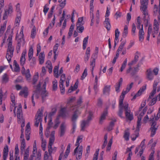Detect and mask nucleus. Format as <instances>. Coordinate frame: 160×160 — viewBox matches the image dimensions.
I'll list each match as a JSON object with an SVG mask.
<instances>
[{
    "mask_svg": "<svg viewBox=\"0 0 160 160\" xmlns=\"http://www.w3.org/2000/svg\"><path fill=\"white\" fill-rule=\"evenodd\" d=\"M26 147V143L25 140H22L21 141L20 150L21 153H22L24 151L23 160H40L41 158V151L37 150L36 146V140L34 142L33 145L32 154L28 158L29 154V147H28L24 150Z\"/></svg>",
    "mask_w": 160,
    "mask_h": 160,
    "instance_id": "1",
    "label": "nucleus"
},
{
    "mask_svg": "<svg viewBox=\"0 0 160 160\" xmlns=\"http://www.w3.org/2000/svg\"><path fill=\"white\" fill-rule=\"evenodd\" d=\"M133 83H131L130 84L127 86L126 90H123L122 93L120 97L119 100V110L118 112V115L121 117H122L123 110L124 109L125 112V115L127 119L131 121L133 119V115L132 113L131 112L130 109L128 108V105L127 103H125L123 108V100L124 98L125 95L132 88Z\"/></svg>",
    "mask_w": 160,
    "mask_h": 160,
    "instance_id": "2",
    "label": "nucleus"
},
{
    "mask_svg": "<svg viewBox=\"0 0 160 160\" xmlns=\"http://www.w3.org/2000/svg\"><path fill=\"white\" fill-rule=\"evenodd\" d=\"M41 86V83L40 82L37 85L34 86V90L32 97V102L33 106H34L35 105V102L33 101L34 97L38 98L39 97V95L41 94L42 101L43 102H44L48 96V92L46 90V83L45 82L43 85L42 87Z\"/></svg>",
    "mask_w": 160,
    "mask_h": 160,
    "instance_id": "3",
    "label": "nucleus"
},
{
    "mask_svg": "<svg viewBox=\"0 0 160 160\" xmlns=\"http://www.w3.org/2000/svg\"><path fill=\"white\" fill-rule=\"evenodd\" d=\"M82 102V98L80 97L77 102V104L72 108L71 107V112H72L71 122H72V132H74L75 131L76 128V122L81 112L80 110V104Z\"/></svg>",
    "mask_w": 160,
    "mask_h": 160,
    "instance_id": "4",
    "label": "nucleus"
},
{
    "mask_svg": "<svg viewBox=\"0 0 160 160\" xmlns=\"http://www.w3.org/2000/svg\"><path fill=\"white\" fill-rule=\"evenodd\" d=\"M12 35L13 32L12 31H11V33L9 35L7 40L8 42V43L6 55V58L8 62H10L11 60L12 57L13 56L14 51V48L12 46Z\"/></svg>",
    "mask_w": 160,
    "mask_h": 160,
    "instance_id": "5",
    "label": "nucleus"
},
{
    "mask_svg": "<svg viewBox=\"0 0 160 160\" xmlns=\"http://www.w3.org/2000/svg\"><path fill=\"white\" fill-rule=\"evenodd\" d=\"M56 108H53L52 111L50 112L48 115L45 117V122H46L47 119H48V127L46 129L45 132V134L47 137L49 136L50 134L49 129L51 128L52 125V117L56 112Z\"/></svg>",
    "mask_w": 160,
    "mask_h": 160,
    "instance_id": "6",
    "label": "nucleus"
},
{
    "mask_svg": "<svg viewBox=\"0 0 160 160\" xmlns=\"http://www.w3.org/2000/svg\"><path fill=\"white\" fill-rule=\"evenodd\" d=\"M141 108L139 109V114L138 116V120L137 122L136 129L135 132V134L132 135L131 136L132 140V141H135L136 138L138 136V132L141 126V120H142V117L145 114L142 112V111H140Z\"/></svg>",
    "mask_w": 160,
    "mask_h": 160,
    "instance_id": "7",
    "label": "nucleus"
},
{
    "mask_svg": "<svg viewBox=\"0 0 160 160\" xmlns=\"http://www.w3.org/2000/svg\"><path fill=\"white\" fill-rule=\"evenodd\" d=\"M141 108L139 109V114L138 116V120L137 122L136 129L135 132V134L132 135L131 136L132 140V141H135L136 138L138 136V132L141 126V120H142V117L145 114L142 112V111H140Z\"/></svg>",
    "mask_w": 160,
    "mask_h": 160,
    "instance_id": "8",
    "label": "nucleus"
},
{
    "mask_svg": "<svg viewBox=\"0 0 160 160\" xmlns=\"http://www.w3.org/2000/svg\"><path fill=\"white\" fill-rule=\"evenodd\" d=\"M160 118V107L159 112L157 114V116L154 118H151V124L150 129H151V136L153 137L155 134L158 126L157 125L156 121L158 120Z\"/></svg>",
    "mask_w": 160,
    "mask_h": 160,
    "instance_id": "9",
    "label": "nucleus"
},
{
    "mask_svg": "<svg viewBox=\"0 0 160 160\" xmlns=\"http://www.w3.org/2000/svg\"><path fill=\"white\" fill-rule=\"evenodd\" d=\"M140 9L144 15V18L149 17L148 11L147 9L148 3V0H140Z\"/></svg>",
    "mask_w": 160,
    "mask_h": 160,
    "instance_id": "10",
    "label": "nucleus"
},
{
    "mask_svg": "<svg viewBox=\"0 0 160 160\" xmlns=\"http://www.w3.org/2000/svg\"><path fill=\"white\" fill-rule=\"evenodd\" d=\"M68 112L66 111V108H62L59 113V115L58 116L54 121V125L53 126L54 129L57 128L58 126L60 123V117H62L63 118H65L68 116Z\"/></svg>",
    "mask_w": 160,
    "mask_h": 160,
    "instance_id": "11",
    "label": "nucleus"
},
{
    "mask_svg": "<svg viewBox=\"0 0 160 160\" xmlns=\"http://www.w3.org/2000/svg\"><path fill=\"white\" fill-rule=\"evenodd\" d=\"M16 16L14 22V25L16 27H18L20 24L22 15L20 8V5L19 3L17 4L16 6Z\"/></svg>",
    "mask_w": 160,
    "mask_h": 160,
    "instance_id": "12",
    "label": "nucleus"
},
{
    "mask_svg": "<svg viewBox=\"0 0 160 160\" xmlns=\"http://www.w3.org/2000/svg\"><path fill=\"white\" fill-rule=\"evenodd\" d=\"M159 16H158V19L159 21V23L156 19L154 20L153 24V28H152V34L153 38H155L156 35L158 32L159 27V25L160 24V10L159 11Z\"/></svg>",
    "mask_w": 160,
    "mask_h": 160,
    "instance_id": "13",
    "label": "nucleus"
},
{
    "mask_svg": "<svg viewBox=\"0 0 160 160\" xmlns=\"http://www.w3.org/2000/svg\"><path fill=\"white\" fill-rule=\"evenodd\" d=\"M22 108V106L20 105L19 107H18L17 108V112H16V114H17V117L18 119H19L18 121L21 123V129L23 130V129H24L23 128L25 125V121L24 119L23 118Z\"/></svg>",
    "mask_w": 160,
    "mask_h": 160,
    "instance_id": "14",
    "label": "nucleus"
},
{
    "mask_svg": "<svg viewBox=\"0 0 160 160\" xmlns=\"http://www.w3.org/2000/svg\"><path fill=\"white\" fill-rule=\"evenodd\" d=\"M11 99L12 104L10 106V110L11 111H13L15 116H16V112L17 111V108L19 107L20 105L21 106V105L20 103L15 104V97L13 94H12L11 95Z\"/></svg>",
    "mask_w": 160,
    "mask_h": 160,
    "instance_id": "15",
    "label": "nucleus"
},
{
    "mask_svg": "<svg viewBox=\"0 0 160 160\" xmlns=\"http://www.w3.org/2000/svg\"><path fill=\"white\" fill-rule=\"evenodd\" d=\"M24 27L22 26L21 28V31L19 34L16 36V39L17 40L19 45L23 46L25 43V41L23 38V30Z\"/></svg>",
    "mask_w": 160,
    "mask_h": 160,
    "instance_id": "16",
    "label": "nucleus"
},
{
    "mask_svg": "<svg viewBox=\"0 0 160 160\" xmlns=\"http://www.w3.org/2000/svg\"><path fill=\"white\" fill-rule=\"evenodd\" d=\"M83 151V147L81 145L80 147H76L75 149L73 155L75 156L76 160H79L82 157Z\"/></svg>",
    "mask_w": 160,
    "mask_h": 160,
    "instance_id": "17",
    "label": "nucleus"
},
{
    "mask_svg": "<svg viewBox=\"0 0 160 160\" xmlns=\"http://www.w3.org/2000/svg\"><path fill=\"white\" fill-rule=\"evenodd\" d=\"M92 112L91 111H90L88 119L82 121L81 125L82 130H84L85 128L89 125V121L92 119Z\"/></svg>",
    "mask_w": 160,
    "mask_h": 160,
    "instance_id": "18",
    "label": "nucleus"
},
{
    "mask_svg": "<svg viewBox=\"0 0 160 160\" xmlns=\"http://www.w3.org/2000/svg\"><path fill=\"white\" fill-rule=\"evenodd\" d=\"M145 139H144L141 142L140 146L137 147L136 148V149L135 151V153H137L138 151H139V154L140 156H141L142 155L143 151L145 148V147L144 146L145 142Z\"/></svg>",
    "mask_w": 160,
    "mask_h": 160,
    "instance_id": "19",
    "label": "nucleus"
},
{
    "mask_svg": "<svg viewBox=\"0 0 160 160\" xmlns=\"http://www.w3.org/2000/svg\"><path fill=\"white\" fill-rule=\"evenodd\" d=\"M13 12L12 7L11 5H9L7 8L5 9L3 16V19L5 20L7 19L9 14H11Z\"/></svg>",
    "mask_w": 160,
    "mask_h": 160,
    "instance_id": "20",
    "label": "nucleus"
},
{
    "mask_svg": "<svg viewBox=\"0 0 160 160\" xmlns=\"http://www.w3.org/2000/svg\"><path fill=\"white\" fill-rule=\"evenodd\" d=\"M131 66H129V68L127 70V73H130L132 76H133L139 71V66L138 65L137 67H134L133 69L132 68Z\"/></svg>",
    "mask_w": 160,
    "mask_h": 160,
    "instance_id": "21",
    "label": "nucleus"
},
{
    "mask_svg": "<svg viewBox=\"0 0 160 160\" xmlns=\"http://www.w3.org/2000/svg\"><path fill=\"white\" fill-rule=\"evenodd\" d=\"M154 75L152 72V70L149 68L147 70L146 72V78L148 80L152 81L154 78Z\"/></svg>",
    "mask_w": 160,
    "mask_h": 160,
    "instance_id": "22",
    "label": "nucleus"
},
{
    "mask_svg": "<svg viewBox=\"0 0 160 160\" xmlns=\"http://www.w3.org/2000/svg\"><path fill=\"white\" fill-rule=\"evenodd\" d=\"M42 113L40 110L38 111L37 114L35 116V125L37 126L38 127L40 122L42 120Z\"/></svg>",
    "mask_w": 160,
    "mask_h": 160,
    "instance_id": "23",
    "label": "nucleus"
},
{
    "mask_svg": "<svg viewBox=\"0 0 160 160\" xmlns=\"http://www.w3.org/2000/svg\"><path fill=\"white\" fill-rule=\"evenodd\" d=\"M144 21L145 22H146L145 23L146 26H147L148 25L147 39V40L149 41V40L150 34H152V25L151 24H148V19L144 18Z\"/></svg>",
    "mask_w": 160,
    "mask_h": 160,
    "instance_id": "24",
    "label": "nucleus"
},
{
    "mask_svg": "<svg viewBox=\"0 0 160 160\" xmlns=\"http://www.w3.org/2000/svg\"><path fill=\"white\" fill-rule=\"evenodd\" d=\"M65 79V74L62 75L61 76V79L60 81L59 87L62 94H63L64 93L65 89L63 87V84Z\"/></svg>",
    "mask_w": 160,
    "mask_h": 160,
    "instance_id": "25",
    "label": "nucleus"
},
{
    "mask_svg": "<svg viewBox=\"0 0 160 160\" xmlns=\"http://www.w3.org/2000/svg\"><path fill=\"white\" fill-rule=\"evenodd\" d=\"M139 29L138 36L139 41L140 42H142L144 39V32L143 31V25L142 24L141 28H138Z\"/></svg>",
    "mask_w": 160,
    "mask_h": 160,
    "instance_id": "26",
    "label": "nucleus"
},
{
    "mask_svg": "<svg viewBox=\"0 0 160 160\" xmlns=\"http://www.w3.org/2000/svg\"><path fill=\"white\" fill-rule=\"evenodd\" d=\"M19 94L22 97L27 98L28 94V88L26 87H24L22 88L19 93Z\"/></svg>",
    "mask_w": 160,
    "mask_h": 160,
    "instance_id": "27",
    "label": "nucleus"
},
{
    "mask_svg": "<svg viewBox=\"0 0 160 160\" xmlns=\"http://www.w3.org/2000/svg\"><path fill=\"white\" fill-rule=\"evenodd\" d=\"M53 140L52 141H51L50 142H49V144L48 145V151L50 154H51L52 153H53L55 152L57 149V148L56 147H52V145L53 143Z\"/></svg>",
    "mask_w": 160,
    "mask_h": 160,
    "instance_id": "28",
    "label": "nucleus"
},
{
    "mask_svg": "<svg viewBox=\"0 0 160 160\" xmlns=\"http://www.w3.org/2000/svg\"><path fill=\"white\" fill-rule=\"evenodd\" d=\"M26 53L27 51L25 49L23 51L21 54L20 59V62L21 65L22 66H23L26 61L25 56Z\"/></svg>",
    "mask_w": 160,
    "mask_h": 160,
    "instance_id": "29",
    "label": "nucleus"
},
{
    "mask_svg": "<svg viewBox=\"0 0 160 160\" xmlns=\"http://www.w3.org/2000/svg\"><path fill=\"white\" fill-rule=\"evenodd\" d=\"M103 25L105 27L108 31L110 30L111 28V25L110 21L109 18H105L103 22Z\"/></svg>",
    "mask_w": 160,
    "mask_h": 160,
    "instance_id": "30",
    "label": "nucleus"
},
{
    "mask_svg": "<svg viewBox=\"0 0 160 160\" xmlns=\"http://www.w3.org/2000/svg\"><path fill=\"white\" fill-rule=\"evenodd\" d=\"M110 85H107L105 86L103 90V94L106 96H109L110 94Z\"/></svg>",
    "mask_w": 160,
    "mask_h": 160,
    "instance_id": "31",
    "label": "nucleus"
},
{
    "mask_svg": "<svg viewBox=\"0 0 160 160\" xmlns=\"http://www.w3.org/2000/svg\"><path fill=\"white\" fill-rule=\"evenodd\" d=\"M90 13L91 17L92 18L91 20V22L90 23V25L92 26L93 25L94 22V15L93 13L94 11V7L93 5L90 6Z\"/></svg>",
    "mask_w": 160,
    "mask_h": 160,
    "instance_id": "32",
    "label": "nucleus"
},
{
    "mask_svg": "<svg viewBox=\"0 0 160 160\" xmlns=\"http://www.w3.org/2000/svg\"><path fill=\"white\" fill-rule=\"evenodd\" d=\"M77 16L78 14L76 12L75 10H73V12L72 14V17L71 18V20L72 22V24L71 25V31L72 30V29H73L74 26V24H73L74 22H75V20L74 19V17L75 16Z\"/></svg>",
    "mask_w": 160,
    "mask_h": 160,
    "instance_id": "33",
    "label": "nucleus"
},
{
    "mask_svg": "<svg viewBox=\"0 0 160 160\" xmlns=\"http://www.w3.org/2000/svg\"><path fill=\"white\" fill-rule=\"evenodd\" d=\"M7 22V21H5L3 24L1 26L0 28V37L3 35L6 30Z\"/></svg>",
    "mask_w": 160,
    "mask_h": 160,
    "instance_id": "34",
    "label": "nucleus"
},
{
    "mask_svg": "<svg viewBox=\"0 0 160 160\" xmlns=\"http://www.w3.org/2000/svg\"><path fill=\"white\" fill-rule=\"evenodd\" d=\"M146 85H145L142 88H140L139 90L138 91L137 94L135 95L133 97V99H135L136 97L139 96L141 95L142 93L144 91L146 88Z\"/></svg>",
    "mask_w": 160,
    "mask_h": 160,
    "instance_id": "35",
    "label": "nucleus"
},
{
    "mask_svg": "<svg viewBox=\"0 0 160 160\" xmlns=\"http://www.w3.org/2000/svg\"><path fill=\"white\" fill-rule=\"evenodd\" d=\"M90 47H88L85 52V54L84 56V59L85 62H87L89 60L90 57Z\"/></svg>",
    "mask_w": 160,
    "mask_h": 160,
    "instance_id": "36",
    "label": "nucleus"
},
{
    "mask_svg": "<svg viewBox=\"0 0 160 160\" xmlns=\"http://www.w3.org/2000/svg\"><path fill=\"white\" fill-rule=\"evenodd\" d=\"M148 101V105L149 106H152L156 103L157 98H155L149 97Z\"/></svg>",
    "mask_w": 160,
    "mask_h": 160,
    "instance_id": "37",
    "label": "nucleus"
},
{
    "mask_svg": "<svg viewBox=\"0 0 160 160\" xmlns=\"http://www.w3.org/2000/svg\"><path fill=\"white\" fill-rule=\"evenodd\" d=\"M23 75H25L27 80L28 82H30L31 81V75L29 69H28L26 70V72Z\"/></svg>",
    "mask_w": 160,
    "mask_h": 160,
    "instance_id": "38",
    "label": "nucleus"
},
{
    "mask_svg": "<svg viewBox=\"0 0 160 160\" xmlns=\"http://www.w3.org/2000/svg\"><path fill=\"white\" fill-rule=\"evenodd\" d=\"M39 55V63L41 64H42L44 61L45 54L44 52L40 53Z\"/></svg>",
    "mask_w": 160,
    "mask_h": 160,
    "instance_id": "39",
    "label": "nucleus"
},
{
    "mask_svg": "<svg viewBox=\"0 0 160 160\" xmlns=\"http://www.w3.org/2000/svg\"><path fill=\"white\" fill-rule=\"evenodd\" d=\"M59 45L58 43L56 44L53 47V52L54 54V60H55L56 59L58 55V52H57V50L58 49V47L59 46Z\"/></svg>",
    "mask_w": 160,
    "mask_h": 160,
    "instance_id": "40",
    "label": "nucleus"
},
{
    "mask_svg": "<svg viewBox=\"0 0 160 160\" xmlns=\"http://www.w3.org/2000/svg\"><path fill=\"white\" fill-rule=\"evenodd\" d=\"M83 138L82 135H80L78 137L75 144V145L77 146V147H80V144L82 142Z\"/></svg>",
    "mask_w": 160,
    "mask_h": 160,
    "instance_id": "41",
    "label": "nucleus"
},
{
    "mask_svg": "<svg viewBox=\"0 0 160 160\" xmlns=\"http://www.w3.org/2000/svg\"><path fill=\"white\" fill-rule=\"evenodd\" d=\"M122 78H121L119 81V82L117 83L115 86L116 91L118 92L120 91V88L121 85L122 84Z\"/></svg>",
    "mask_w": 160,
    "mask_h": 160,
    "instance_id": "42",
    "label": "nucleus"
},
{
    "mask_svg": "<svg viewBox=\"0 0 160 160\" xmlns=\"http://www.w3.org/2000/svg\"><path fill=\"white\" fill-rule=\"evenodd\" d=\"M108 113V109H105L102 114L100 120V122L102 123L103 121L105 119Z\"/></svg>",
    "mask_w": 160,
    "mask_h": 160,
    "instance_id": "43",
    "label": "nucleus"
},
{
    "mask_svg": "<svg viewBox=\"0 0 160 160\" xmlns=\"http://www.w3.org/2000/svg\"><path fill=\"white\" fill-rule=\"evenodd\" d=\"M19 150L18 148V144H17L15 147V158L20 159V157L19 156Z\"/></svg>",
    "mask_w": 160,
    "mask_h": 160,
    "instance_id": "44",
    "label": "nucleus"
},
{
    "mask_svg": "<svg viewBox=\"0 0 160 160\" xmlns=\"http://www.w3.org/2000/svg\"><path fill=\"white\" fill-rule=\"evenodd\" d=\"M60 135L62 136L63 135L66 131V125L65 123H62L60 127Z\"/></svg>",
    "mask_w": 160,
    "mask_h": 160,
    "instance_id": "45",
    "label": "nucleus"
},
{
    "mask_svg": "<svg viewBox=\"0 0 160 160\" xmlns=\"http://www.w3.org/2000/svg\"><path fill=\"white\" fill-rule=\"evenodd\" d=\"M44 160H52V157L51 154H50L47 152L46 151L44 154Z\"/></svg>",
    "mask_w": 160,
    "mask_h": 160,
    "instance_id": "46",
    "label": "nucleus"
},
{
    "mask_svg": "<svg viewBox=\"0 0 160 160\" xmlns=\"http://www.w3.org/2000/svg\"><path fill=\"white\" fill-rule=\"evenodd\" d=\"M130 132L129 129H127L125 131L123 138L126 141L129 140V139Z\"/></svg>",
    "mask_w": 160,
    "mask_h": 160,
    "instance_id": "47",
    "label": "nucleus"
},
{
    "mask_svg": "<svg viewBox=\"0 0 160 160\" xmlns=\"http://www.w3.org/2000/svg\"><path fill=\"white\" fill-rule=\"evenodd\" d=\"M139 54V53L137 52H136V54L135 56L134 59V60L132 61L131 62L129 63L128 64V65L129 66H131L133 64H134L138 60L139 56L138 55Z\"/></svg>",
    "mask_w": 160,
    "mask_h": 160,
    "instance_id": "48",
    "label": "nucleus"
},
{
    "mask_svg": "<svg viewBox=\"0 0 160 160\" xmlns=\"http://www.w3.org/2000/svg\"><path fill=\"white\" fill-rule=\"evenodd\" d=\"M79 83L78 79H77L73 86H71V91H75L77 89Z\"/></svg>",
    "mask_w": 160,
    "mask_h": 160,
    "instance_id": "49",
    "label": "nucleus"
},
{
    "mask_svg": "<svg viewBox=\"0 0 160 160\" xmlns=\"http://www.w3.org/2000/svg\"><path fill=\"white\" fill-rule=\"evenodd\" d=\"M13 71L16 72H18L20 70V69L18 64L17 63L16 61L14 60L13 62Z\"/></svg>",
    "mask_w": 160,
    "mask_h": 160,
    "instance_id": "50",
    "label": "nucleus"
},
{
    "mask_svg": "<svg viewBox=\"0 0 160 160\" xmlns=\"http://www.w3.org/2000/svg\"><path fill=\"white\" fill-rule=\"evenodd\" d=\"M33 49L32 48H31L29 49L28 53V60L29 61H31V59L33 58Z\"/></svg>",
    "mask_w": 160,
    "mask_h": 160,
    "instance_id": "51",
    "label": "nucleus"
},
{
    "mask_svg": "<svg viewBox=\"0 0 160 160\" xmlns=\"http://www.w3.org/2000/svg\"><path fill=\"white\" fill-rule=\"evenodd\" d=\"M46 67L49 69V72L51 73L52 72V67L51 62L50 61H48L46 63Z\"/></svg>",
    "mask_w": 160,
    "mask_h": 160,
    "instance_id": "52",
    "label": "nucleus"
},
{
    "mask_svg": "<svg viewBox=\"0 0 160 160\" xmlns=\"http://www.w3.org/2000/svg\"><path fill=\"white\" fill-rule=\"evenodd\" d=\"M70 152V145L68 144V146L67 147V149L65 151V154L63 156V159L64 160H65V159L67 158L68 157L69 154V153Z\"/></svg>",
    "mask_w": 160,
    "mask_h": 160,
    "instance_id": "53",
    "label": "nucleus"
},
{
    "mask_svg": "<svg viewBox=\"0 0 160 160\" xmlns=\"http://www.w3.org/2000/svg\"><path fill=\"white\" fill-rule=\"evenodd\" d=\"M88 37L87 36L84 38L83 41L82 48L83 50H85L86 47L88 43Z\"/></svg>",
    "mask_w": 160,
    "mask_h": 160,
    "instance_id": "54",
    "label": "nucleus"
},
{
    "mask_svg": "<svg viewBox=\"0 0 160 160\" xmlns=\"http://www.w3.org/2000/svg\"><path fill=\"white\" fill-rule=\"evenodd\" d=\"M58 68L59 66H56L55 67L54 69L53 72L54 73V76L56 78H58L59 77L58 74Z\"/></svg>",
    "mask_w": 160,
    "mask_h": 160,
    "instance_id": "55",
    "label": "nucleus"
},
{
    "mask_svg": "<svg viewBox=\"0 0 160 160\" xmlns=\"http://www.w3.org/2000/svg\"><path fill=\"white\" fill-rule=\"evenodd\" d=\"M112 139L113 138H112L109 140L106 148L107 151H109L111 149V146L112 143Z\"/></svg>",
    "mask_w": 160,
    "mask_h": 160,
    "instance_id": "56",
    "label": "nucleus"
},
{
    "mask_svg": "<svg viewBox=\"0 0 160 160\" xmlns=\"http://www.w3.org/2000/svg\"><path fill=\"white\" fill-rule=\"evenodd\" d=\"M39 77V73L38 72H36L34 75L33 80L32 83L33 84H35L38 80Z\"/></svg>",
    "mask_w": 160,
    "mask_h": 160,
    "instance_id": "57",
    "label": "nucleus"
},
{
    "mask_svg": "<svg viewBox=\"0 0 160 160\" xmlns=\"http://www.w3.org/2000/svg\"><path fill=\"white\" fill-rule=\"evenodd\" d=\"M41 139H42V144L41 147L43 150L45 151V150L46 145V141L44 140L42 137H41Z\"/></svg>",
    "mask_w": 160,
    "mask_h": 160,
    "instance_id": "58",
    "label": "nucleus"
},
{
    "mask_svg": "<svg viewBox=\"0 0 160 160\" xmlns=\"http://www.w3.org/2000/svg\"><path fill=\"white\" fill-rule=\"evenodd\" d=\"M127 59H126L123 62V63L121 67V68L120 71L122 72L123 71L124 69L125 68L127 64Z\"/></svg>",
    "mask_w": 160,
    "mask_h": 160,
    "instance_id": "59",
    "label": "nucleus"
},
{
    "mask_svg": "<svg viewBox=\"0 0 160 160\" xmlns=\"http://www.w3.org/2000/svg\"><path fill=\"white\" fill-rule=\"evenodd\" d=\"M128 34V27L127 25H125L124 27V31L123 32V37H126Z\"/></svg>",
    "mask_w": 160,
    "mask_h": 160,
    "instance_id": "60",
    "label": "nucleus"
},
{
    "mask_svg": "<svg viewBox=\"0 0 160 160\" xmlns=\"http://www.w3.org/2000/svg\"><path fill=\"white\" fill-rule=\"evenodd\" d=\"M58 82L56 80H54L52 82V88L53 90L55 91L57 88Z\"/></svg>",
    "mask_w": 160,
    "mask_h": 160,
    "instance_id": "61",
    "label": "nucleus"
},
{
    "mask_svg": "<svg viewBox=\"0 0 160 160\" xmlns=\"http://www.w3.org/2000/svg\"><path fill=\"white\" fill-rule=\"evenodd\" d=\"M88 74V70L87 68H85L82 74L81 77V79L82 80L84 79L87 76Z\"/></svg>",
    "mask_w": 160,
    "mask_h": 160,
    "instance_id": "62",
    "label": "nucleus"
},
{
    "mask_svg": "<svg viewBox=\"0 0 160 160\" xmlns=\"http://www.w3.org/2000/svg\"><path fill=\"white\" fill-rule=\"evenodd\" d=\"M2 82L3 83H6L8 81V78L7 75L5 74L2 76Z\"/></svg>",
    "mask_w": 160,
    "mask_h": 160,
    "instance_id": "63",
    "label": "nucleus"
},
{
    "mask_svg": "<svg viewBox=\"0 0 160 160\" xmlns=\"http://www.w3.org/2000/svg\"><path fill=\"white\" fill-rule=\"evenodd\" d=\"M36 35V28L35 27H34L32 29V31L31 33V36L32 38H34Z\"/></svg>",
    "mask_w": 160,
    "mask_h": 160,
    "instance_id": "64",
    "label": "nucleus"
}]
</instances>
